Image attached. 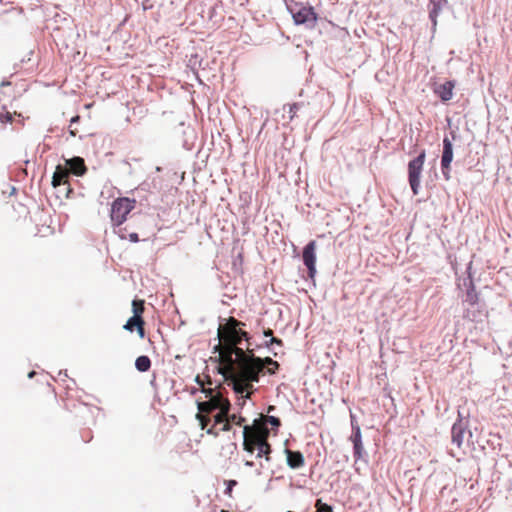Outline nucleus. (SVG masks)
<instances>
[{"instance_id":"1","label":"nucleus","mask_w":512,"mask_h":512,"mask_svg":"<svg viewBox=\"0 0 512 512\" xmlns=\"http://www.w3.org/2000/svg\"><path fill=\"white\" fill-rule=\"evenodd\" d=\"M245 323L234 317H229L225 324L218 328L219 343L215 346V352H218V373L230 383L235 378L237 370L243 365L248 357L249 334L243 330Z\"/></svg>"},{"instance_id":"2","label":"nucleus","mask_w":512,"mask_h":512,"mask_svg":"<svg viewBox=\"0 0 512 512\" xmlns=\"http://www.w3.org/2000/svg\"><path fill=\"white\" fill-rule=\"evenodd\" d=\"M249 353L243 365L237 370L235 378H232L229 383L235 393L241 395V402L237 403L240 407L245 404L246 399L250 398L253 383L259 381L260 373L263 372L265 366H268L267 373L271 375L275 374L280 367L279 363L270 357H256L254 350Z\"/></svg>"},{"instance_id":"3","label":"nucleus","mask_w":512,"mask_h":512,"mask_svg":"<svg viewBox=\"0 0 512 512\" xmlns=\"http://www.w3.org/2000/svg\"><path fill=\"white\" fill-rule=\"evenodd\" d=\"M136 200L128 197H120L111 205L110 218L114 226L123 224L128 214L135 208Z\"/></svg>"},{"instance_id":"4","label":"nucleus","mask_w":512,"mask_h":512,"mask_svg":"<svg viewBox=\"0 0 512 512\" xmlns=\"http://www.w3.org/2000/svg\"><path fill=\"white\" fill-rule=\"evenodd\" d=\"M425 158L426 152L425 150H422L421 153L416 158L409 161L408 163V181L414 195H417L419 193L420 179L423 171Z\"/></svg>"},{"instance_id":"5","label":"nucleus","mask_w":512,"mask_h":512,"mask_svg":"<svg viewBox=\"0 0 512 512\" xmlns=\"http://www.w3.org/2000/svg\"><path fill=\"white\" fill-rule=\"evenodd\" d=\"M289 10L295 23L298 25L307 23L314 25L317 22V14L311 6L295 3L289 7Z\"/></svg>"},{"instance_id":"6","label":"nucleus","mask_w":512,"mask_h":512,"mask_svg":"<svg viewBox=\"0 0 512 512\" xmlns=\"http://www.w3.org/2000/svg\"><path fill=\"white\" fill-rule=\"evenodd\" d=\"M268 437L269 430L267 428L263 414H261L259 418L255 419L252 425H244L243 440H255Z\"/></svg>"},{"instance_id":"7","label":"nucleus","mask_w":512,"mask_h":512,"mask_svg":"<svg viewBox=\"0 0 512 512\" xmlns=\"http://www.w3.org/2000/svg\"><path fill=\"white\" fill-rule=\"evenodd\" d=\"M243 449L249 453L257 450V457H265L266 461H270V454L272 452L271 445L268 443V438H260L255 440L244 439Z\"/></svg>"},{"instance_id":"8","label":"nucleus","mask_w":512,"mask_h":512,"mask_svg":"<svg viewBox=\"0 0 512 512\" xmlns=\"http://www.w3.org/2000/svg\"><path fill=\"white\" fill-rule=\"evenodd\" d=\"M316 249L317 243L315 240L310 241L303 249L302 258L310 278H314L316 274Z\"/></svg>"},{"instance_id":"9","label":"nucleus","mask_w":512,"mask_h":512,"mask_svg":"<svg viewBox=\"0 0 512 512\" xmlns=\"http://www.w3.org/2000/svg\"><path fill=\"white\" fill-rule=\"evenodd\" d=\"M453 160V146L452 142L445 137L443 139V153H442V159H441V167L443 170V175L446 180L450 179V165Z\"/></svg>"},{"instance_id":"10","label":"nucleus","mask_w":512,"mask_h":512,"mask_svg":"<svg viewBox=\"0 0 512 512\" xmlns=\"http://www.w3.org/2000/svg\"><path fill=\"white\" fill-rule=\"evenodd\" d=\"M225 401H229L227 398H224L220 392L215 394V397L209 398V400L198 403V411L206 412V414H211L215 410L221 409L224 406Z\"/></svg>"},{"instance_id":"11","label":"nucleus","mask_w":512,"mask_h":512,"mask_svg":"<svg viewBox=\"0 0 512 512\" xmlns=\"http://www.w3.org/2000/svg\"><path fill=\"white\" fill-rule=\"evenodd\" d=\"M230 408V401H225L224 406H222L221 409H219V412L216 415H214V425L207 429V434L212 435L214 437H217L219 435V431L216 429V426L227 420Z\"/></svg>"},{"instance_id":"12","label":"nucleus","mask_w":512,"mask_h":512,"mask_svg":"<svg viewBox=\"0 0 512 512\" xmlns=\"http://www.w3.org/2000/svg\"><path fill=\"white\" fill-rule=\"evenodd\" d=\"M145 321L143 317L132 316L124 324L123 328L129 332L137 331L141 339L145 338Z\"/></svg>"},{"instance_id":"13","label":"nucleus","mask_w":512,"mask_h":512,"mask_svg":"<svg viewBox=\"0 0 512 512\" xmlns=\"http://www.w3.org/2000/svg\"><path fill=\"white\" fill-rule=\"evenodd\" d=\"M455 88L454 81H446L443 84L438 85L434 89V93L443 101L447 102L453 97V90Z\"/></svg>"},{"instance_id":"14","label":"nucleus","mask_w":512,"mask_h":512,"mask_svg":"<svg viewBox=\"0 0 512 512\" xmlns=\"http://www.w3.org/2000/svg\"><path fill=\"white\" fill-rule=\"evenodd\" d=\"M65 167H67L69 173H73L76 176H82L87 171L85 162L81 157H73L69 160H66Z\"/></svg>"},{"instance_id":"15","label":"nucleus","mask_w":512,"mask_h":512,"mask_svg":"<svg viewBox=\"0 0 512 512\" xmlns=\"http://www.w3.org/2000/svg\"><path fill=\"white\" fill-rule=\"evenodd\" d=\"M287 465L291 469H298L305 465V459L300 451L285 449Z\"/></svg>"},{"instance_id":"16","label":"nucleus","mask_w":512,"mask_h":512,"mask_svg":"<svg viewBox=\"0 0 512 512\" xmlns=\"http://www.w3.org/2000/svg\"><path fill=\"white\" fill-rule=\"evenodd\" d=\"M69 170L67 167L58 165L52 177V185L58 187L60 185L69 184Z\"/></svg>"},{"instance_id":"17","label":"nucleus","mask_w":512,"mask_h":512,"mask_svg":"<svg viewBox=\"0 0 512 512\" xmlns=\"http://www.w3.org/2000/svg\"><path fill=\"white\" fill-rule=\"evenodd\" d=\"M351 441L354 446V458L355 460H359L362 458L363 453L361 430L359 427L354 429L353 434L351 435Z\"/></svg>"},{"instance_id":"18","label":"nucleus","mask_w":512,"mask_h":512,"mask_svg":"<svg viewBox=\"0 0 512 512\" xmlns=\"http://www.w3.org/2000/svg\"><path fill=\"white\" fill-rule=\"evenodd\" d=\"M452 443L461 448L464 440V429L459 424H454L451 430Z\"/></svg>"},{"instance_id":"19","label":"nucleus","mask_w":512,"mask_h":512,"mask_svg":"<svg viewBox=\"0 0 512 512\" xmlns=\"http://www.w3.org/2000/svg\"><path fill=\"white\" fill-rule=\"evenodd\" d=\"M136 369L140 372H146L151 367V360L148 356H139L135 361Z\"/></svg>"},{"instance_id":"20","label":"nucleus","mask_w":512,"mask_h":512,"mask_svg":"<svg viewBox=\"0 0 512 512\" xmlns=\"http://www.w3.org/2000/svg\"><path fill=\"white\" fill-rule=\"evenodd\" d=\"M465 301L471 306L476 305L479 301V295L476 292L473 284L466 292V300Z\"/></svg>"},{"instance_id":"21","label":"nucleus","mask_w":512,"mask_h":512,"mask_svg":"<svg viewBox=\"0 0 512 512\" xmlns=\"http://www.w3.org/2000/svg\"><path fill=\"white\" fill-rule=\"evenodd\" d=\"M144 304V300L141 299H135L132 301L133 316L142 317L145 310Z\"/></svg>"},{"instance_id":"22","label":"nucleus","mask_w":512,"mask_h":512,"mask_svg":"<svg viewBox=\"0 0 512 512\" xmlns=\"http://www.w3.org/2000/svg\"><path fill=\"white\" fill-rule=\"evenodd\" d=\"M195 382L200 386L201 388V391L203 393H205V396L207 398H212V397H215V394H214V389L213 388H206L205 387V382L202 380V377L197 375L196 378H195Z\"/></svg>"},{"instance_id":"23","label":"nucleus","mask_w":512,"mask_h":512,"mask_svg":"<svg viewBox=\"0 0 512 512\" xmlns=\"http://www.w3.org/2000/svg\"><path fill=\"white\" fill-rule=\"evenodd\" d=\"M227 420H229V423L231 425H237V426H243V427L245 425L244 423L246 422V419L244 417H242L240 414H236V413L230 414V411L228 412Z\"/></svg>"},{"instance_id":"24","label":"nucleus","mask_w":512,"mask_h":512,"mask_svg":"<svg viewBox=\"0 0 512 512\" xmlns=\"http://www.w3.org/2000/svg\"><path fill=\"white\" fill-rule=\"evenodd\" d=\"M196 418L199 421L201 429L202 430H205V429L207 430L208 429L207 426H208V424L211 421V418H210L209 414H206V412L198 411V413L196 414Z\"/></svg>"},{"instance_id":"25","label":"nucleus","mask_w":512,"mask_h":512,"mask_svg":"<svg viewBox=\"0 0 512 512\" xmlns=\"http://www.w3.org/2000/svg\"><path fill=\"white\" fill-rule=\"evenodd\" d=\"M316 512H333L332 507L318 499L315 504Z\"/></svg>"},{"instance_id":"26","label":"nucleus","mask_w":512,"mask_h":512,"mask_svg":"<svg viewBox=\"0 0 512 512\" xmlns=\"http://www.w3.org/2000/svg\"><path fill=\"white\" fill-rule=\"evenodd\" d=\"M12 114L9 111H6L3 109V111L0 112V122L1 123H8L12 121Z\"/></svg>"},{"instance_id":"27","label":"nucleus","mask_w":512,"mask_h":512,"mask_svg":"<svg viewBox=\"0 0 512 512\" xmlns=\"http://www.w3.org/2000/svg\"><path fill=\"white\" fill-rule=\"evenodd\" d=\"M264 419H265L266 424L270 423L272 426H274L276 428H278L281 425V422H280L279 418H277V417L264 415Z\"/></svg>"},{"instance_id":"28","label":"nucleus","mask_w":512,"mask_h":512,"mask_svg":"<svg viewBox=\"0 0 512 512\" xmlns=\"http://www.w3.org/2000/svg\"><path fill=\"white\" fill-rule=\"evenodd\" d=\"M227 483V488L225 490V494L228 495L229 497L232 496V490H233V487L237 485V481L235 480H228L226 481Z\"/></svg>"},{"instance_id":"29","label":"nucleus","mask_w":512,"mask_h":512,"mask_svg":"<svg viewBox=\"0 0 512 512\" xmlns=\"http://www.w3.org/2000/svg\"><path fill=\"white\" fill-rule=\"evenodd\" d=\"M273 344H276L278 346H283V341L280 338L271 337L270 340L265 342L266 347H270Z\"/></svg>"},{"instance_id":"30","label":"nucleus","mask_w":512,"mask_h":512,"mask_svg":"<svg viewBox=\"0 0 512 512\" xmlns=\"http://www.w3.org/2000/svg\"><path fill=\"white\" fill-rule=\"evenodd\" d=\"M439 10H440V7H439L438 5H434L433 9H432V10H430V12H429V16H430V18H431L434 22H436V20H435V19H436L437 15H438Z\"/></svg>"},{"instance_id":"31","label":"nucleus","mask_w":512,"mask_h":512,"mask_svg":"<svg viewBox=\"0 0 512 512\" xmlns=\"http://www.w3.org/2000/svg\"><path fill=\"white\" fill-rule=\"evenodd\" d=\"M298 110V105L296 103L289 105V113H290V120H292Z\"/></svg>"},{"instance_id":"32","label":"nucleus","mask_w":512,"mask_h":512,"mask_svg":"<svg viewBox=\"0 0 512 512\" xmlns=\"http://www.w3.org/2000/svg\"><path fill=\"white\" fill-rule=\"evenodd\" d=\"M221 424H222V427L220 429H217L219 432L220 431L226 432V431H230L232 429V425L229 423V420H225Z\"/></svg>"},{"instance_id":"33","label":"nucleus","mask_w":512,"mask_h":512,"mask_svg":"<svg viewBox=\"0 0 512 512\" xmlns=\"http://www.w3.org/2000/svg\"><path fill=\"white\" fill-rule=\"evenodd\" d=\"M128 239L131 241V242H138L139 241V237H138V234L137 233H130L128 235Z\"/></svg>"},{"instance_id":"34","label":"nucleus","mask_w":512,"mask_h":512,"mask_svg":"<svg viewBox=\"0 0 512 512\" xmlns=\"http://www.w3.org/2000/svg\"><path fill=\"white\" fill-rule=\"evenodd\" d=\"M202 380L205 382V385H212V380L209 375H205L204 378H202Z\"/></svg>"},{"instance_id":"35","label":"nucleus","mask_w":512,"mask_h":512,"mask_svg":"<svg viewBox=\"0 0 512 512\" xmlns=\"http://www.w3.org/2000/svg\"><path fill=\"white\" fill-rule=\"evenodd\" d=\"M264 336L266 337H273V331L270 328H267L263 331Z\"/></svg>"},{"instance_id":"36","label":"nucleus","mask_w":512,"mask_h":512,"mask_svg":"<svg viewBox=\"0 0 512 512\" xmlns=\"http://www.w3.org/2000/svg\"><path fill=\"white\" fill-rule=\"evenodd\" d=\"M80 120V116L76 115L74 116L72 119H71V124H70V127L72 126L73 123H76Z\"/></svg>"},{"instance_id":"37","label":"nucleus","mask_w":512,"mask_h":512,"mask_svg":"<svg viewBox=\"0 0 512 512\" xmlns=\"http://www.w3.org/2000/svg\"><path fill=\"white\" fill-rule=\"evenodd\" d=\"M9 85H10V82H8V81H2L0 84L1 87L9 86Z\"/></svg>"},{"instance_id":"38","label":"nucleus","mask_w":512,"mask_h":512,"mask_svg":"<svg viewBox=\"0 0 512 512\" xmlns=\"http://www.w3.org/2000/svg\"><path fill=\"white\" fill-rule=\"evenodd\" d=\"M76 134H77V130L76 129H70V135L71 136L74 137V136H76Z\"/></svg>"},{"instance_id":"39","label":"nucleus","mask_w":512,"mask_h":512,"mask_svg":"<svg viewBox=\"0 0 512 512\" xmlns=\"http://www.w3.org/2000/svg\"><path fill=\"white\" fill-rule=\"evenodd\" d=\"M245 465L252 467L254 465V463L252 461H246Z\"/></svg>"},{"instance_id":"40","label":"nucleus","mask_w":512,"mask_h":512,"mask_svg":"<svg viewBox=\"0 0 512 512\" xmlns=\"http://www.w3.org/2000/svg\"><path fill=\"white\" fill-rule=\"evenodd\" d=\"M274 409H275V408H274V406H269V408H268V413H270V412H271L272 410H274Z\"/></svg>"},{"instance_id":"41","label":"nucleus","mask_w":512,"mask_h":512,"mask_svg":"<svg viewBox=\"0 0 512 512\" xmlns=\"http://www.w3.org/2000/svg\"><path fill=\"white\" fill-rule=\"evenodd\" d=\"M120 237H121L122 239H126V236H125L124 234H120Z\"/></svg>"}]
</instances>
